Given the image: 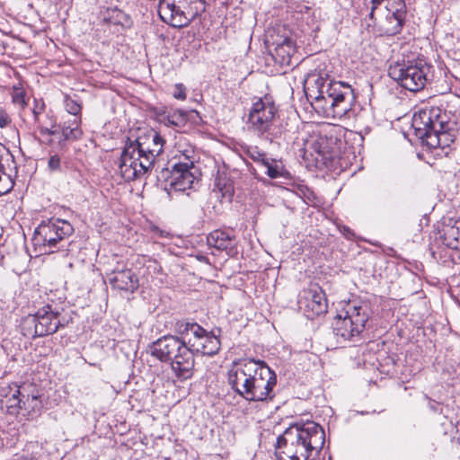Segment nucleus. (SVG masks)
<instances>
[{
	"instance_id": "nucleus-16",
	"label": "nucleus",
	"mask_w": 460,
	"mask_h": 460,
	"mask_svg": "<svg viewBox=\"0 0 460 460\" xmlns=\"http://www.w3.org/2000/svg\"><path fill=\"white\" fill-rule=\"evenodd\" d=\"M182 345L172 351V358L167 361L178 378L189 379L193 376L194 356L181 340Z\"/></svg>"
},
{
	"instance_id": "nucleus-24",
	"label": "nucleus",
	"mask_w": 460,
	"mask_h": 460,
	"mask_svg": "<svg viewBox=\"0 0 460 460\" xmlns=\"http://www.w3.org/2000/svg\"><path fill=\"white\" fill-rule=\"evenodd\" d=\"M34 121L42 135L54 136L58 132L56 119L48 114L40 116V111H34Z\"/></svg>"
},
{
	"instance_id": "nucleus-23",
	"label": "nucleus",
	"mask_w": 460,
	"mask_h": 460,
	"mask_svg": "<svg viewBox=\"0 0 460 460\" xmlns=\"http://www.w3.org/2000/svg\"><path fill=\"white\" fill-rule=\"evenodd\" d=\"M102 20L106 24L129 27L131 21L129 16L117 7H108L102 12Z\"/></svg>"
},
{
	"instance_id": "nucleus-13",
	"label": "nucleus",
	"mask_w": 460,
	"mask_h": 460,
	"mask_svg": "<svg viewBox=\"0 0 460 460\" xmlns=\"http://www.w3.org/2000/svg\"><path fill=\"white\" fill-rule=\"evenodd\" d=\"M256 362L257 360L252 358L245 359L235 363L228 371V384L232 389L243 398H244L245 395H249L247 391L250 390L251 378Z\"/></svg>"
},
{
	"instance_id": "nucleus-3",
	"label": "nucleus",
	"mask_w": 460,
	"mask_h": 460,
	"mask_svg": "<svg viewBox=\"0 0 460 460\" xmlns=\"http://www.w3.org/2000/svg\"><path fill=\"white\" fill-rule=\"evenodd\" d=\"M164 139L153 129L126 143L119 161V171L126 181L135 179L149 172L155 158L162 154Z\"/></svg>"
},
{
	"instance_id": "nucleus-8",
	"label": "nucleus",
	"mask_w": 460,
	"mask_h": 460,
	"mask_svg": "<svg viewBox=\"0 0 460 460\" xmlns=\"http://www.w3.org/2000/svg\"><path fill=\"white\" fill-rule=\"evenodd\" d=\"M74 232L72 225L59 218L42 221L35 229L31 243L36 252L49 253Z\"/></svg>"
},
{
	"instance_id": "nucleus-11",
	"label": "nucleus",
	"mask_w": 460,
	"mask_h": 460,
	"mask_svg": "<svg viewBox=\"0 0 460 460\" xmlns=\"http://www.w3.org/2000/svg\"><path fill=\"white\" fill-rule=\"evenodd\" d=\"M42 394L33 384L24 383L17 386L12 397L7 401L8 411L12 414L23 410L26 414L34 418L41 413L43 408Z\"/></svg>"
},
{
	"instance_id": "nucleus-5",
	"label": "nucleus",
	"mask_w": 460,
	"mask_h": 460,
	"mask_svg": "<svg viewBox=\"0 0 460 460\" xmlns=\"http://www.w3.org/2000/svg\"><path fill=\"white\" fill-rule=\"evenodd\" d=\"M246 125L248 130L259 138L270 142L286 138V130L279 122V109L269 94L252 103Z\"/></svg>"
},
{
	"instance_id": "nucleus-40",
	"label": "nucleus",
	"mask_w": 460,
	"mask_h": 460,
	"mask_svg": "<svg viewBox=\"0 0 460 460\" xmlns=\"http://www.w3.org/2000/svg\"><path fill=\"white\" fill-rule=\"evenodd\" d=\"M35 102H36V105H35V107L33 108L32 112L34 113V111H35V110L40 111V116H42V115H43L42 111H43V110H44L45 104H44L43 102H41L40 104H39V103L37 102V101H36V100H35Z\"/></svg>"
},
{
	"instance_id": "nucleus-20",
	"label": "nucleus",
	"mask_w": 460,
	"mask_h": 460,
	"mask_svg": "<svg viewBox=\"0 0 460 460\" xmlns=\"http://www.w3.org/2000/svg\"><path fill=\"white\" fill-rule=\"evenodd\" d=\"M207 243L218 251H226L228 255L234 252L235 238L229 231L217 229L211 232L207 237Z\"/></svg>"
},
{
	"instance_id": "nucleus-15",
	"label": "nucleus",
	"mask_w": 460,
	"mask_h": 460,
	"mask_svg": "<svg viewBox=\"0 0 460 460\" xmlns=\"http://www.w3.org/2000/svg\"><path fill=\"white\" fill-rule=\"evenodd\" d=\"M107 279L111 288L118 291L133 294L139 288L137 275L131 269L125 268L119 262L107 274Z\"/></svg>"
},
{
	"instance_id": "nucleus-19",
	"label": "nucleus",
	"mask_w": 460,
	"mask_h": 460,
	"mask_svg": "<svg viewBox=\"0 0 460 460\" xmlns=\"http://www.w3.org/2000/svg\"><path fill=\"white\" fill-rule=\"evenodd\" d=\"M182 345L181 336L165 335L155 341L150 347V353L162 362H167L172 358V351Z\"/></svg>"
},
{
	"instance_id": "nucleus-10",
	"label": "nucleus",
	"mask_w": 460,
	"mask_h": 460,
	"mask_svg": "<svg viewBox=\"0 0 460 460\" xmlns=\"http://www.w3.org/2000/svg\"><path fill=\"white\" fill-rule=\"evenodd\" d=\"M277 385L276 373L261 360H257L251 378L248 394L243 399L249 402H267L274 398Z\"/></svg>"
},
{
	"instance_id": "nucleus-39",
	"label": "nucleus",
	"mask_w": 460,
	"mask_h": 460,
	"mask_svg": "<svg viewBox=\"0 0 460 460\" xmlns=\"http://www.w3.org/2000/svg\"><path fill=\"white\" fill-rule=\"evenodd\" d=\"M311 8L305 4H299L296 7V12L298 13H307Z\"/></svg>"
},
{
	"instance_id": "nucleus-25",
	"label": "nucleus",
	"mask_w": 460,
	"mask_h": 460,
	"mask_svg": "<svg viewBox=\"0 0 460 460\" xmlns=\"http://www.w3.org/2000/svg\"><path fill=\"white\" fill-rule=\"evenodd\" d=\"M443 243L451 249H458L460 241V221L447 225L443 228Z\"/></svg>"
},
{
	"instance_id": "nucleus-22",
	"label": "nucleus",
	"mask_w": 460,
	"mask_h": 460,
	"mask_svg": "<svg viewBox=\"0 0 460 460\" xmlns=\"http://www.w3.org/2000/svg\"><path fill=\"white\" fill-rule=\"evenodd\" d=\"M156 119L165 126L183 127L187 122V113L183 111L167 112L164 110H155Z\"/></svg>"
},
{
	"instance_id": "nucleus-17",
	"label": "nucleus",
	"mask_w": 460,
	"mask_h": 460,
	"mask_svg": "<svg viewBox=\"0 0 460 460\" xmlns=\"http://www.w3.org/2000/svg\"><path fill=\"white\" fill-rule=\"evenodd\" d=\"M158 14L163 22L175 28L188 26L191 21L182 6L176 4L174 0H160Z\"/></svg>"
},
{
	"instance_id": "nucleus-1",
	"label": "nucleus",
	"mask_w": 460,
	"mask_h": 460,
	"mask_svg": "<svg viewBox=\"0 0 460 460\" xmlns=\"http://www.w3.org/2000/svg\"><path fill=\"white\" fill-rule=\"evenodd\" d=\"M305 94L314 109L333 118H349L355 102L350 84L335 81L327 73L309 75L305 86Z\"/></svg>"
},
{
	"instance_id": "nucleus-2",
	"label": "nucleus",
	"mask_w": 460,
	"mask_h": 460,
	"mask_svg": "<svg viewBox=\"0 0 460 460\" xmlns=\"http://www.w3.org/2000/svg\"><path fill=\"white\" fill-rule=\"evenodd\" d=\"M325 441L323 428L315 422L292 425L277 438L278 460H314Z\"/></svg>"
},
{
	"instance_id": "nucleus-41",
	"label": "nucleus",
	"mask_w": 460,
	"mask_h": 460,
	"mask_svg": "<svg viewBox=\"0 0 460 460\" xmlns=\"http://www.w3.org/2000/svg\"><path fill=\"white\" fill-rule=\"evenodd\" d=\"M457 431H460V421L456 425Z\"/></svg>"
},
{
	"instance_id": "nucleus-26",
	"label": "nucleus",
	"mask_w": 460,
	"mask_h": 460,
	"mask_svg": "<svg viewBox=\"0 0 460 460\" xmlns=\"http://www.w3.org/2000/svg\"><path fill=\"white\" fill-rule=\"evenodd\" d=\"M81 118H75L73 120L65 121L62 126L64 139L74 141L81 138L83 131L80 128Z\"/></svg>"
},
{
	"instance_id": "nucleus-30",
	"label": "nucleus",
	"mask_w": 460,
	"mask_h": 460,
	"mask_svg": "<svg viewBox=\"0 0 460 460\" xmlns=\"http://www.w3.org/2000/svg\"><path fill=\"white\" fill-rule=\"evenodd\" d=\"M12 102L14 105L21 109H24L27 105L26 92L20 85H13L12 89Z\"/></svg>"
},
{
	"instance_id": "nucleus-18",
	"label": "nucleus",
	"mask_w": 460,
	"mask_h": 460,
	"mask_svg": "<svg viewBox=\"0 0 460 460\" xmlns=\"http://www.w3.org/2000/svg\"><path fill=\"white\" fill-rule=\"evenodd\" d=\"M175 329L194 356V353H197L199 348H201L200 342L208 333L206 330L196 323L189 322H177Z\"/></svg>"
},
{
	"instance_id": "nucleus-29",
	"label": "nucleus",
	"mask_w": 460,
	"mask_h": 460,
	"mask_svg": "<svg viewBox=\"0 0 460 460\" xmlns=\"http://www.w3.org/2000/svg\"><path fill=\"white\" fill-rule=\"evenodd\" d=\"M173 159L178 160L175 164H186L188 169H194L195 152L190 146L181 149V146H178Z\"/></svg>"
},
{
	"instance_id": "nucleus-9",
	"label": "nucleus",
	"mask_w": 460,
	"mask_h": 460,
	"mask_svg": "<svg viewBox=\"0 0 460 460\" xmlns=\"http://www.w3.org/2000/svg\"><path fill=\"white\" fill-rule=\"evenodd\" d=\"M430 72V66L423 60L396 62L389 66V76L410 92L422 90Z\"/></svg>"
},
{
	"instance_id": "nucleus-12",
	"label": "nucleus",
	"mask_w": 460,
	"mask_h": 460,
	"mask_svg": "<svg viewBox=\"0 0 460 460\" xmlns=\"http://www.w3.org/2000/svg\"><path fill=\"white\" fill-rule=\"evenodd\" d=\"M60 314L50 305L40 308L34 314H30L23 322L24 334L32 337H43L55 333L64 327Z\"/></svg>"
},
{
	"instance_id": "nucleus-31",
	"label": "nucleus",
	"mask_w": 460,
	"mask_h": 460,
	"mask_svg": "<svg viewBox=\"0 0 460 460\" xmlns=\"http://www.w3.org/2000/svg\"><path fill=\"white\" fill-rule=\"evenodd\" d=\"M324 139L322 137H312L310 140L305 143V150L308 151L310 146L317 154L325 155V148L322 146Z\"/></svg>"
},
{
	"instance_id": "nucleus-28",
	"label": "nucleus",
	"mask_w": 460,
	"mask_h": 460,
	"mask_svg": "<svg viewBox=\"0 0 460 460\" xmlns=\"http://www.w3.org/2000/svg\"><path fill=\"white\" fill-rule=\"evenodd\" d=\"M200 346L201 348H199L197 353L213 356L218 352L220 349V341L217 336L207 333L204 340L200 342Z\"/></svg>"
},
{
	"instance_id": "nucleus-37",
	"label": "nucleus",
	"mask_w": 460,
	"mask_h": 460,
	"mask_svg": "<svg viewBox=\"0 0 460 460\" xmlns=\"http://www.w3.org/2000/svg\"><path fill=\"white\" fill-rule=\"evenodd\" d=\"M49 168L50 171H58L60 169V158L58 155L50 156L49 163Z\"/></svg>"
},
{
	"instance_id": "nucleus-14",
	"label": "nucleus",
	"mask_w": 460,
	"mask_h": 460,
	"mask_svg": "<svg viewBox=\"0 0 460 460\" xmlns=\"http://www.w3.org/2000/svg\"><path fill=\"white\" fill-rule=\"evenodd\" d=\"M192 170L188 169L186 164H173L170 175L165 181V190L168 193L185 191L191 189L197 180Z\"/></svg>"
},
{
	"instance_id": "nucleus-32",
	"label": "nucleus",
	"mask_w": 460,
	"mask_h": 460,
	"mask_svg": "<svg viewBox=\"0 0 460 460\" xmlns=\"http://www.w3.org/2000/svg\"><path fill=\"white\" fill-rule=\"evenodd\" d=\"M245 154L249 158H251L253 162H255L257 164L261 165V164L265 161V159L268 157L266 153L260 150L257 146H249Z\"/></svg>"
},
{
	"instance_id": "nucleus-27",
	"label": "nucleus",
	"mask_w": 460,
	"mask_h": 460,
	"mask_svg": "<svg viewBox=\"0 0 460 460\" xmlns=\"http://www.w3.org/2000/svg\"><path fill=\"white\" fill-rule=\"evenodd\" d=\"M261 166L265 168V174L270 179L284 177L287 174V171L282 163L273 158L267 157Z\"/></svg>"
},
{
	"instance_id": "nucleus-33",
	"label": "nucleus",
	"mask_w": 460,
	"mask_h": 460,
	"mask_svg": "<svg viewBox=\"0 0 460 460\" xmlns=\"http://www.w3.org/2000/svg\"><path fill=\"white\" fill-rule=\"evenodd\" d=\"M65 108L69 114L75 116V118H80L82 106L76 100L66 96Z\"/></svg>"
},
{
	"instance_id": "nucleus-38",
	"label": "nucleus",
	"mask_w": 460,
	"mask_h": 460,
	"mask_svg": "<svg viewBox=\"0 0 460 460\" xmlns=\"http://www.w3.org/2000/svg\"><path fill=\"white\" fill-rule=\"evenodd\" d=\"M341 232L348 239H352L355 236L353 231L348 226H343Z\"/></svg>"
},
{
	"instance_id": "nucleus-36",
	"label": "nucleus",
	"mask_w": 460,
	"mask_h": 460,
	"mask_svg": "<svg viewBox=\"0 0 460 460\" xmlns=\"http://www.w3.org/2000/svg\"><path fill=\"white\" fill-rule=\"evenodd\" d=\"M12 122V119L9 114L4 109H0V128H4L9 126Z\"/></svg>"
},
{
	"instance_id": "nucleus-35",
	"label": "nucleus",
	"mask_w": 460,
	"mask_h": 460,
	"mask_svg": "<svg viewBox=\"0 0 460 460\" xmlns=\"http://www.w3.org/2000/svg\"><path fill=\"white\" fill-rule=\"evenodd\" d=\"M186 88L182 84H176L174 85V90L172 92V95L175 99L178 100H185L186 99Z\"/></svg>"
},
{
	"instance_id": "nucleus-7",
	"label": "nucleus",
	"mask_w": 460,
	"mask_h": 460,
	"mask_svg": "<svg viewBox=\"0 0 460 460\" xmlns=\"http://www.w3.org/2000/svg\"><path fill=\"white\" fill-rule=\"evenodd\" d=\"M369 318L366 304L349 305L345 315H338L332 323V332L338 343L358 342Z\"/></svg>"
},
{
	"instance_id": "nucleus-4",
	"label": "nucleus",
	"mask_w": 460,
	"mask_h": 460,
	"mask_svg": "<svg viewBox=\"0 0 460 460\" xmlns=\"http://www.w3.org/2000/svg\"><path fill=\"white\" fill-rule=\"evenodd\" d=\"M416 137L429 148H445L454 141L455 123L438 107L420 110L412 118Z\"/></svg>"
},
{
	"instance_id": "nucleus-34",
	"label": "nucleus",
	"mask_w": 460,
	"mask_h": 460,
	"mask_svg": "<svg viewBox=\"0 0 460 460\" xmlns=\"http://www.w3.org/2000/svg\"><path fill=\"white\" fill-rule=\"evenodd\" d=\"M277 51H284L288 56H290L294 52L293 42L290 39H284L281 45L277 48Z\"/></svg>"
},
{
	"instance_id": "nucleus-21",
	"label": "nucleus",
	"mask_w": 460,
	"mask_h": 460,
	"mask_svg": "<svg viewBox=\"0 0 460 460\" xmlns=\"http://www.w3.org/2000/svg\"><path fill=\"white\" fill-rule=\"evenodd\" d=\"M305 307L307 312L312 313V315H320L327 312L325 294L320 288L309 289Z\"/></svg>"
},
{
	"instance_id": "nucleus-6",
	"label": "nucleus",
	"mask_w": 460,
	"mask_h": 460,
	"mask_svg": "<svg viewBox=\"0 0 460 460\" xmlns=\"http://www.w3.org/2000/svg\"><path fill=\"white\" fill-rule=\"evenodd\" d=\"M367 3V0H364ZM369 19L375 22L379 30L393 36L401 32L406 16L403 0H369Z\"/></svg>"
}]
</instances>
